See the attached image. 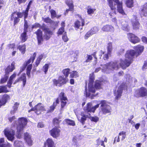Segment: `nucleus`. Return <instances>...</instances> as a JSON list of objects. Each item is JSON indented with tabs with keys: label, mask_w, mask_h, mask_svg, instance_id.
Segmentation results:
<instances>
[{
	"label": "nucleus",
	"mask_w": 147,
	"mask_h": 147,
	"mask_svg": "<svg viewBox=\"0 0 147 147\" xmlns=\"http://www.w3.org/2000/svg\"><path fill=\"white\" fill-rule=\"evenodd\" d=\"M11 20H14V25L16 24L20 21V19L16 14V12H13L11 14Z\"/></svg>",
	"instance_id": "25"
},
{
	"label": "nucleus",
	"mask_w": 147,
	"mask_h": 147,
	"mask_svg": "<svg viewBox=\"0 0 147 147\" xmlns=\"http://www.w3.org/2000/svg\"><path fill=\"white\" fill-rule=\"evenodd\" d=\"M27 32H24L21 34L20 39L22 41L24 42L28 38V36L27 35Z\"/></svg>",
	"instance_id": "28"
},
{
	"label": "nucleus",
	"mask_w": 147,
	"mask_h": 147,
	"mask_svg": "<svg viewBox=\"0 0 147 147\" xmlns=\"http://www.w3.org/2000/svg\"><path fill=\"white\" fill-rule=\"evenodd\" d=\"M147 68V60L144 61L142 69L143 70Z\"/></svg>",
	"instance_id": "62"
},
{
	"label": "nucleus",
	"mask_w": 147,
	"mask_h": 147,
	"mask_svg": "<svg viewBox=\"0 0 147 147\" xmlns=\"http://www.w3.org/2000/svg\"><path fill=\"white\" fill-rule=\"evenodd\" d=\"M10 122L13 121L11 128H6L4 131V133L7 139L13 141L14 139L15 129L17 130L16 136L20 139L22 134L23 130L27 123V119L24 117L19 118L17 121L15 116L8 118Z\"/></svg>",
	"instance_id": "2"
},
{
	"label": "nucleus",
	"mask_w": 147,
	"mask_h": 147,
	"mask_svg": "<svg viewBox=\"0 0 147 147\" xmlns=\"http://www.w3.org/2000/svg\"><path fill=\"white\" fill-rule=\"evenodd\" d=\"M24 139L29 146H31L32 144V141L31 139L30 135L28 133H26L24 134Z\"/></svg>",
	"instance_id": "23"
},
{
	"label": "nucleus",
	"mask_w": 147,
	"mask_h": 147,
	"mask_svg": "<svg viewBox=\"0 0 147 147\" xmlns=\"http://www.w3.org/2000/svg\"><path fill=\"white\" fill-rule=\"evenodd\" d=\"M126 132L124 131H122L119 133V136H121V140H123L125 138L126 136Z\"/></svg>",
	"instance_id": "38"
},
{
	"label": "nucleus",
	"mask_w": 147,
	"mask_h": 147,
	"mask_svg": "<svg viewBox=\"0 0 147 147\" xmlns=\"http://www.w3.org/2000/svg\"><path fill=\"white\" fill-rule=\"evenodd\" d=\"M7 85L0 86V93L2 92L7 93L8 92L7 89Z\"/></svg>",
	"instance_id": "35"
},
{
	"label": "nucleus",
	"mask_w": 147,
	"mask_h": 147,
	"mask_svg": "<svg viewBox=\"0 0 147 147\" xmlns=\"http://www.w3.org/2000/svg\"><path fill=\"white\" fill-rule=\"evenodd\" d=\"M85 113H82L81 114V117H79L77 115L78 120L82 124L84 125L85 123V121L86 120V118H89L91 121L95 122L98 121L99 120V118L97 116L91 117L90 114L89 113V112H85Z\"/></svg>",
	"instance_id": "6"
},
{
	"label": "nucleus",
	"mask_w": 147,
	"mask_h": 147,
	"mask_svg": "<svg viewBox=\"0 0 147 147\" xmlns=\"http://www.w3.org/2000/svg\"><path fill=\"white\" fill-rule=\"evenodd\" d=\"M94 76L93 73L90 74V79L88 83V90L86 86L84 94L87 97H89L92 99L95 96L93 94L95 92L96 90L100 89L101 88L102 82L100 81L97 80L96 81L94 86L93 85L94 80Z\"/></svg>",
	"instance_id": "3"
},
{
	"label": "nucleus",
	"mask_w": 147,
	"mask_h": 147,
	"mask_svg": "<svg viewBox=\"0 0 147 147\" xmlns=\"http://www.w3.org/2000/svg\"><path fill=\"white\" fill-rule=\"evenodd\" d=\"M92 35V34L89 31L86 33L84 36V38L85 39H87Z\"/></svg>",
	"instance_id": "54"
},
{
	"label": "nucleus",
	"mask_w": 147,
	"mask_h": 147,
	"mask_svg": "<svg viewBox=\"0 0 147 147\" xmlns=\"http://www.w3.org/2000/svg\"><path fill=\"white\" fill-rule=\"evenodd\" d=\"M133 0H127L126 4L128 7H131L133 6Z\"/></svg>",
	"instance_id": "37"
},
{
	"label": "nucleus",
	"mask_w": 147,
	"mask_h": 147,
	"mask_svg": "<svg viewBox=\"0 0 147 147\" xmlns=\"http://www.w3.org/2000/svg\"><path fill=\"white\" fill-rule=\"evenodd\" d=\"M95 9H92L90 7H88L87 8V13L88 14L90 15L94 13Z\"/></svg>",
	"instance_id": "43"
},
{
	"label": "nucleus",
	"mask_w": 147,
	"mask_h": 147,
	"mask_svg": "<svg viewBox=\"0 0 147 147\" xmlns=\"http://www.w3.org/2000/svg\"><path fill=\"white\" fill-rule=\"evenodd\" d=\"M59 97L61 100V110L63 111V108L66 104L67 102L66 101L67 100V98L65 96L64 93L63 92H61L59 95Z\"/></svg>",
	"instance_id": "15"
},
{
	"label": "nucleus",
	"mask_w": 147,
	"mask_h": 147,
	"mask_svg": "<svg viewBox=\"0 0 147 147\" xmlns=\"http://www.w3.org/2000/svg\"><path fill=\"white\" fill-rule=\"evenodd\" d=\"M15 63L13 62L11 63V65H9L5 69V74L4 78H2L0 80V82L3 84L5 82L8 80L9 77V73L11 72L15 69Z\"/></svg>",
	"instance_id": "7"
},
{
	"label": "nucleus",
	"mask_w": 147,
	"mask_h": 147,
	"mask_svg": "<svg viewBox=\"0 0 147 147\" xmlns=\"http://www.w3.org/2000/svg\"><path fill=\"white\" fill-rule=\"evenodd\" d=\"M32 3V1H30L29 2L28 5H27V7L26 8V10L25 11H26L28 12V11L30 9V6L31 4Z\"/></svg>",
	"instance_id": "56"
},
{
	"label": "nucleus",
	"mask_w": 147,
	"mask_h": 147,
	"mask_svg": "<svg viewBox=\"0 0 147 147\" xmlns=\"http://www.w3.org/2000/svg\"><path fill=\"white\" fill-rule=\"evenodd\" d=\"M60 121L59 119L57 118H55L53 119V122L54 124L58 125Z\"/></svg>",
	"instance_id": "59"
},
{
	"label": "nucleus",
	"mask_w": 147,
	"mask_h": 147,
	"mask_svg": "<svg viewBox=\"0 0 147 147\" xmlns=\"http://www.w3.org/2000/svg\"><path fill=\"white\" fill-rule=\"evenodd\" d=\"M59 100L58 98H57L55 102H54L52 106L55 108L57 105L59 103Z\"/></svg>",
	"instance_id": "64"
},
{
	"label": "nucleus",
	"mask_w": 147,
	"mask_h": 147,
	"mask_svg": "<svg viewBox=\"0 0 147 147\" xmlns=\"http://www.w3.org/2000/svg\"><path fill=\"white\" fill-rule=\"evenodd\" d=\"M67 81V78H64L63 76H61L59 77L58 80L56 79L53 80L54 84L59 87H60L63 85L66 84Z\"/></svg>",
	"instance_id": "10"
},
{
	"label": "nucleus",
	"mask_w": 147,
	"mask_h": 147,
	"mask_svg": "<svg viewBox=\"0 0 147 147\" xmlns=\"http://www.w3.org/2000/svg\"><path fill=\"white\" fill-rule=\"evenodd\" d=\"M67 4L68 6L69 7V8L68 9H67L66 10V12L67 13L69 11H72L73 10L74 8L73 4L72 3Z\"/></svg>",
	"instance_id": "46"
},
{
	"label": "nucleus",
	"mask_w": 147,
	"mask_h": 147,
	"mask_svg": "<svg viewBox=\"0 0 147 147\" xmlns=\"http://www.w3.org/2000/svg\"><path fill=\"white\" fill-rule=\"evenodd\" d=\"M140 13L141 17H147V3L144 5L141 9Z\"/></svg>",
	"instance_id": "22"
},
{
	"label": "nucleus",
	"mask_w": 147,
	"mask_h": 147,
	"mask_svg": "<svg viewBox=\"0 0 147 147\" xmlns=\"http://www.w3.org/2000/svg\"><path fill=\"white\" fill-rule=\"evenodd\" d=\"M41 25L38 23H35L32 26V28H40Z\"/></svg>",
	"instance_id": "53"
},
{
	"label": "nucleus",
	"mask_w": 147,
	"mask_h": 147,
	"mask_svg": "<svg viewBox=\"0 0 147 147\" xmlns=\"http://www.w3.org/2000/svg\"><path fill=\"white\" fill-rule=\"evenodd\" d=\"M45 109L42 105L39 103L36 105L34 108H32L31 109L28 111V112H30L31 111H34L35 113L37 115L41 113V112L45 111Z\"/></svg>",
	"instance_id": "11"
},
{
	"label": "nucleus",
	"mask_w": 147,
	"mask_h": 147,
	"mask_svg": "<svg viewBox=\"0 0 147 147\" xmlns=\"http://www.w3.org/2000/svg\"><path fill=\"white\" fill-rule=\"evenodd\" d=\"M121 28L123 30L128 31L129 29V27L128 26L127 22L124 20H122L120 21Z\"/></svg>",
	"instance_id": "18"
},
{
	"label": "nucleus",
	"mask_w": 147,
	"mask_h": 147,
	"mask_svg": "<svg viewBox=\"0 0 147 147\" xmlns=\"http://www.w3.org/2000/svg\"><path fill=\"white\" fill-rule=\"evenodd\" d=\"M86 59L85 62L86 63L90 62L92 59V57L91 55H87L85 57Z\"/></svg>",
	"instance_id": "47"
},
{
	"label": "nucleus",
	"mask_w": 147,
	"mask_h": 147,
	"mask_svg": "<svg viewBox=\"0 0 147 147\" xmlns=\"http://www.w3.org/2000/svg\"><path fill=\"white\" fill-rule=\"evenodd\" d=\"M16 74L15 73H14L10 76L7 82V86L8 88H11V85L12 83L13 80L16 77Z\"/></svg>",
	"instance_id": "26"
},
{
	"label": "nucleus",
	"mask_w": 147,
	"mask_h": 147,
	"mask_svg": "<svg viewBox=\"0 0 147 147\" xmlns=\"http://www.w3.org/2000/svg\"><path fill=\"white\" fill-rule=\"evenodd\" d=\"M34 34L36 35L38 44H41L42 43V42L43 40V38L42 37V32L40 29H39L34 32Z\"/></svg>",
	"instance_id": "13"
},
{
	"label": "nucleus",
	"mask_w": 147,
	"mask_h": 147,
	"mask_svg": "<svg viewBox=\"0 0 147 147\" xmlns=\"http://www.w3.org/2000/svg\"><path fill=\"white\" fill-rule=\"evenodd\" d=\"M40 28L44 32L45 31L48 30L50 29L49 28L47 27V25L45 24H43L42 25H41Z\"/></svg>",
	"instance_id": "45"
},
{
	"label": "nucleus",
	"mask_w": 147,
	"mask_h": 147,
	"mask_svg": "<svg viewBox=\"0 0 147 147\" xmlns=\"http://www.w3.org/2000/svg\"><path fill=\"white\" fill-rule=\"evenodd\" d=\"M62 39L65 42H67L68 40V39L66 34H65L62 36Z\"/></svg>",
	"instance_id": "58"
},
{
	"label": "nucleus",
	"mask_w": 147,
	"mask_h": 147,
	"mask_svg": "<svg viewBox=\"0 0 147 147\" xmlns=\"http://www.w3.org/2000/svg\"><path fill=\"white\" fill-rule=\"evenodd\" d=\"M108 2L109 5L112 10V11L109 13L110 18H112L116 14V4L117 5V10L118 12L123 15L125 14L123 9L122 3L119 2V0H108Z\"/></svg>",
	"instance_id": "5"
},
{
	"label": "nucleus",
	"mask_w": 147,
	"mask_h": 147,
	"mask_svg": "<svg viewBox=\"0 0 147 147\" xmlns=\"http://www.w3.org/2000/svg\"><path fill=\"white\" fill-rule=\"evenodd\" d=\"M53 34V32L50 30L45 31L44 32L43 38L46 40H49Z\"/></svg>",
	"instance_id": "24"
},
{
	"label": "nucleus",
	"mask_w": 147,
	"mask_h": 147,
	"mask_svg": "<svg viewBox=\"0 0 147 147\" xmlns=\"http://www.w3.org/2000/svg\"><path fill=\"white\" fill-rule=\"evenodd\" d=\"M108 54H111L113 50L112 44L111 42L108 43L107 45Z\"/></svg>",
	"instance_id": "34"
},
{
	"label": "nucleus",
	"mask_w": 147,
	"mask_h": 147,
	"mask_svg": "<svg viewBox=\"0 0 147 147\" xmlns=\"http://www.w3.org/2000/svg\"><path fill=\"white\" fill-rule=\"evenodd\" d=\"M111 54H108V53L107 52V54H105L103 55V59L105 60L109 58V56Z\"/></svg>",
	"instance_id": "63"
},
{
	"label": "nucleus",
	"mask_w": 147,
	"mask_h": 147,
	"mask_svg": "<svg viewBox=\"0 0 147 147\" xmlns=\"http://www.w3.org/2000/svg\"><path fill=\"white\" fill-rule=\"evenodd\" d=\"M45 144L47 145L48 147H54V142L51 139H48Z\"/></svg>",
	"instance_id": "30"
},
{
	"label": "nucleus",
	"mask_w": 147,
	"mask_h": 147,
	"mask_svg": "<svg viewBox=\"0 0 147 147\" xmlns=\"http://www.w3.org/2000/svg\"><path fill=\"white\" fill-rule=\"evenodd\" d=\"M104 52L101 50L94 52L92 54V55L95 59V61H96L97 58L101 59L102 55L104 54Z\"/></svg>",
	"instance_id": "19"
},
{
	"label": "nucleus",
	"mask_w": 147,
	"mask_h": 147,
	"mask_svg": "<svg viewBox=\"0 0 147 147\" xmlns=\"http://www.w3.org/2000/svg\"><path fill=\"white\" fill-rule=\"evenodd\" d=\"M50 13H51V18L52 19L55 18V17H57V18H59L61 16H57L56 14V13L55 11L53 10H50Z\"/></svg>",
	"instance_id": "36"
},
{
	"label": "nucleus",
	"mask_w": 147,
	"mask_h": 147,
	"mask_svg": "<svg viewBox=\"0 0 147 147\" xmlns=\"http://www.w3.org/2000/svg\"><path fill=\"white\" fill-rule=\"evenodd\" d=\"M60 130L57 128L55 127L50 131V133L51 136L54 138H57L59 135Z\"/></svg>",
	"instance_id": "17"
},
{
	"label": "nucleus",
	"mask_w": 147,
	"mask_h": 147,
	"mask_svg": "<svg viewBox=\"0 0 147 147\" xmlns=\"http://www.w3.org/2000/svg\"><path fill=\"white\" fill-rule=\"evenodd\" d=\"M103 113L105 114L111 112V108L108 104L107 101L105 100H102L100 101V104L92 107V104L88 103L86 105V107L84 108V110L85 112L94 113L96 108L99 107L100 104Z\"/></svg>",
	"instance_id": "4"
},
{
	"label": "nucleus",
	"mask_w": 147,
	"mask_h": 147,
	"mask_svg": "<svg viewBox=\"0 0 147 147\" xmlns=\"http://www.w3.org/2000/svg\"><path fill=\"white\" fill-rule=\"evenodd\" d=\"M66 122L69 125L74 126L75 125L74 121L70 119H67Z\"/></svg>",
	"instance_id": "44"
},
{
	"label": "nucleus",
	"mask_w": 147,
	"mask_h": 147,
	"mask_svg": "<svg viewBox=\"0 0 147 147\" xmlns=\"http://www.w3.org/2000/svg\"><path fill=\"white\" fill-rule=\"evenodd\" d=\"M4 139L1 138L0 139V147H11V145L9 143L7 144L4 143Z\"/></svg>",
	"instance_id": "27"
},
{
	"label": "nucleus",
	"mask_w": 147,
	"mask_h": 147,
	"mask_svg": "<svg viewBox=\"0 0 147 147\" xmlns=\"http://www.w3.org/2000/svg\"><path fill=\"white\" fill-rule=\"evenodd\" d=\"M43 20L45 23H49L50 24H52V22H53V21L49 17H47L45 18H43Z\"/></svg>",
	"instance_id": "42"
},
{
	"label": "nucleus",
	"mask_w": 147,
	"mask_h": 147,
	"mask_svg": "<svg viewBox=\"0 0 147 147\" xmlns=\"http://www.w3.org/2000/svg\"><path fill=\"white\" fill-rule=\"evenodd\" d=\"M102 30L104 32H114V29L111 25H107L102 27Z\"/></svg>",
	"instance_id": "20"
},
{
	"label": "nucleus",
	"mask_w": 147,
	"mask_h": 147,
	"mask_svg": "<svg viewBox=\"0 0 147 147\" xmlns=\"http://www.w3.org/2000/svg\"><path fill=\"white\" fill-rule=\"evenodd\" d=\"M20 80L22 81L23 83V86L24 87L26 84V78L25 74H23L19 78Z\"/></svg>",
	"instance_id": "31"
},
{
	"label": "nucleus",
	"mask_w": 147,
	"mask_h": 147,
	"mask_svg": "<svg viewBox=\"0 0 147 147\" xmlns=\"http://www.w3.org/2000/svg\"><path fill=\"white\" fill-rule=\"evenodd\" d=\"M99 30V28L96 27H94L91 28L90 31L92 34H96Z\"/></svg>",
	"instance_id": "39"
},
{
	"label": "nucleus",
	"mask_w": 147,
	"mask_h": 147,
	"mask_svg": "<svg viewBox=\"0 0 147 147\" xmlns=\"http://www.w3.org/2000/svg\"><path fill=\"white\" fill-rule=\"evenodd\" d=\"M32 63L31 62L28 65V67H27V71H30L32 69Z\"/></svg>",
	"instance_id": "60"
},
{
	"label": "nucleus",
	"mask_w": 147,
	"mask_h": 147,
	"mask_svg": "<svg viewBox=\"0 0 147 147\" xmlns=\"http://www.w3.org/2000/svg\"><path fill=\"white\" fill-rule=\"evenodd\" d=\"M127 89V86L126 83H123L121 84L117 89L115 90L114 91V95L115 96V98L118 99L120 98L122 95L123 91Z\"/></svg>",
	"instance_id": "8"
},
{
	"label": "nucleus",
	"mask_w": 147,
	"mask_h": 147,
	"mask_svg": "<svg viewBox=\"0 0 147 147\" xmlns=\"http://www.w3.org/2000/svg\"><path fill=\"white\" fill-rule=\"evenodd\" d=\"M50 65L49 63L45 64L43 67L42 68V70L45 73V74H46L48 71Z\"/></svg>",
	"instance_id": "33"
},
{
	"label": "nucleus",
	"mask_w": 147,
	"mask_h": 147,
	"mask_svg": "<svg viewBox=\"0 0 147 147\" xmlns=\"http://www.w3.org/2000/svg\"><path fill=\"white\" fill-rule=\"evenodd\" d=\"M36 55L35 53H34L33 56H31L30 59L24 63L22 67L20 69V72L18 74V76H19V74L25 69V68L26 66L28 65V64L30 63L31 62L32 63L34 60L35 59Z\"/></svg>",
	"instance_id": "12"
},
{
	"label": "nucleus",
	"mask_w": 147,
	"mask_h": 147,
	"mask_svg": "<svg viewBox=\"0 0 147 147\" xmlns=\"http://www.w3.org/2000/svg\"><path fill=\"white\" fill-rule=\"evenodd\" d=\"M129 39L132 43L135 44L140 41V39L134 34L130 33L127 34Z\"/></svg>",
	"instance_id": "14"
},
{
	"label": "nucleus",
	"mask_w": 147,
	"mask_h": 147,
	"mask_svg": "<svg viewBox=\"0 0 147 147\" xmlns=\"http://www.w3.org/2000/svg\"><path fill=\"white\" fill-rule=\"evenodd\" d=\"M65 30L64 28H60L58 30L57 34L58 35L62 34L64 32Z\"/></svg>",
	"instance_id": "52"
},
{
	"label": "nucleus",
	"mask_w": 147,
	"mask_h": 147,
	"mask_svg": "<svg viewBox=\"0 0 147 147\" xmlns=\"http://www.w3.org/2000/svg\"><path fill=\"white\" fill-rule=\"evenodd\" d=\"M147 95V89L142 87L136 90L135 92L134 96L136 97H144Z\"/></svg>",
	"instance_id": "9"
},
{
	"label": "nucleus",
	"mask_w": 147,
	"mask_h": 147,
	"mask_svg": "<svg viewBox=\"0 0 147 147\" xmlns=\"http://www.w3.org/2000/svg\"><path fill=\"white\" fill-rule=\"evenodd\" d=\"M134 49L136 50V52L133 50H130L127 51L124 60L120 59L118 61L111 62L104 65L102 69V72L105 73L109 74L120 67L125 69L129 67L131 63L134 55L137 56L140 55L143 50L144 47L138 45L134 47Z\"/></svg>",
	"instance_id": "1"
},
{
	"label": "nucleus",
	"mask_w": 147,
	"mask_h": 147,
	"mask_svg": "<svg viewBox=\"0 0 147 147\" xmlns=\"http://www.w3.org/2000/svg\"><path fill=\"white\" fill-rule=\"evenodd\" d=\"M16 14L17 15V16L19 18H22L24 14L20 12H16Z\"/></svg>",
	"instance_id": "57"
},
{
	"label": "nucleus",
	"mask_w": 147,
	"mask_h": 147,
	"mask_svg": "<svg viewBox=\"0 0 147 147\" xmlns=\"http://www.w3.org/2000/svg\"><path fill=\"white\" fill-rule=\"evenodd\" d=\"M19 105V104L17 102H16L13 107V111H11V113L13 114L14 113V111H16L17 110L18 106Z\"/></svg>",
	"instance_id": "41"
},
{
	"label": "nucleus",
	"mask_w": 147,
	"mask_h": 147,
	"mask_svg": "<svg viewBox=\"0 0 147 147\" xmlns=\"http://www.w3.org/2000/svg\"><path fill=\"white\" fill-rule=\"evenodd\" d=\"M74 25L75 27L77 28V29L79 28L80 27L81 25L80 22L78 20H77L75 22Z\"/></svg>",
	"instance_id": "51"
},
{
	"label": "nucleus",
	"mask_w": 147,
	"mask_h": 147,
	"mask_svg": "<svg viewBox=\"0 0 147 147\" xmlns=\"http://www.w3.org/2000/svg\"><path fill=\"white\" fill-rule=\"evenodd\" d=\"M10 96L7 94H4L0 100V107L7 102V100L10 99Z\"/></svg>",
	"instance_id": "21"
},
{
	"label": "nucleus",
	"mask_w": 147,
	"mask_h": 147,
	"mask_svg": "<svg viewBox=\"0 0 147 147\" xmlns=\"http://www.w3.org/2000/svg\"><path fill=\"white\" fill-rule=\"evenodd\" d=\"M70 69L68 68H67L64 69L62 71V72L65 76L66 78L67 77L69 74Z\"/></svg>",
	"instance_id": "40"
},
{
	"label": "nucleus",
	"mask_w": 147,
	"mask_h": 147,
	"mask_svg": "<svg viewBox=\"0 0 147 147\" xmlns=\"http://www.w3.org/2000/svg\"><path fill=\"white\" fill-rule=\"evenodd\" d=\"M23 13L24 14V21L25 22V21H27L26 20V19L28 17V12L25 11H23Z\"/></svg>",
	"instance_id": "55"
},
{
	"label": "nucleus",
	"mask_w": 147,
	"mask_h": 147,
	"mask_svg": "<svg viewBox=\"0 0 147 147\" xmlns=\"http://www.w3.org/2000/svg\"><path fill=\"white\" fill-rule=\"evenodd\" d=\"M70 76L71 78H76L78 76V72L76 71H73L71 73Z\"/></svg>",
	"instance_id": "48"
},
{
	"label": "nucleus",
	"mask_w": 147,
	"mask_h": 147,
	"mask_svg": "<svg viewBox=\"0 0 147 147\" xmlns=\"http://www.w3.org/2000/svg\"><path fill=\"white\" fill-rule=\"evenodd\" d=\"M96 142L97 143V145L99 146L100 145V143H101V145L102 146H104V141L103 140H100V138H99L98 139L96 140Z\"/></svg>",
	"instance_id": "50"
},
{
	"label": "nucleus",
	"mask_w": 147,
	"mask_h": 147,
	"mask_svg": "<svg viewBox=\"0 0 147 147\" xmlns=\"http://www.w3.org/2000/svg\"><path fill=\"white\" fill-rule=\"evenodd\" d=\"M125 78H126V81L129 83H130L132 81L134 80V82H136L137 81V80L135 78H131L129 74H126L125 76Z\"/></svg>",
	"instance_id": "32"
},
{
	"label": "nucleus",
	"mask_w": 147,
	"mask_h": 147,
	"mask_svg": "<svg viewBox=\"0 0 147 147\" xmlns=\"http://www.w3.org/2000/svg\"><path fill=\"white\" fill-rule=\"evenodd\" d=\"M24 32H28V22L27 21H25L24 24Z\"/></svg>",
	"instance_id": "49"
},
{
	"label": "nucleus",
	"mask_w": 147,
	"mask_h": 147,
	"mask_svg": "<svg viewBox=\"0 0 147 147\" xmlns=\"http://www.w3.org/2000/svg\"><path fill=\"white\" fill-rule=\"evenodd\" d=\"M17 49L21 52L22 54H24L26 51L25 45H19L17 47Z\"/></svg>",
	"instance_id": "29"
},
{
	"label": "nucleus",
	"mask_w": 147,
	"mask_h": 147,
	"mask_svg": "<svg viewBox=\"0 0 147 147\" xmlns=\"http://www.w3.org/2000/svg\"><path fill=\"white\" fill-rule=\"evenodd\" d=\"M133 16L134 18L131 21L133 28L135 30L139 29L140 26V24L137 19V17L134 15Z\"/></svg>",
	"instance_id": "16"
},
{
	"label": "nucleus",
	"mask_w": 147,
	"mask_h": 147,
	"mask_svg": "<svg viewBox=\"0 0 147 147\" xmlns=\"http://www.w3.org/2000/svg\"><path fill=\"white\" fill-rule=\"evenodd\" d=\"M55 108L54 107H53V106H51L50 107V109L49 110L47 111V113H49L52 112L54 110V109H55Z\"/></svg>",
	"instance_id": "61"
}]
</instances>
